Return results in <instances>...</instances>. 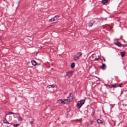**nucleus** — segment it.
<instances>
[{
  "label": "nucleus",
  "mask_w": 127,
  "mask_h": 127,
  "mask_svg": "<svg viewBox=\"0 0 127 127\" xmlns=\"http://www.w3.org/2000/svg\"><path fill=\"white\" fill-rule=\"evenodd\" d=\"M85 100L84 99L78 101L77 104V107L79 109L80 108L84 103Z\"/></svg>",
  "instance_id": "nucleus-1"
},
{
  "label": "nucleus",
  "mask_w": 127,
  "mask_h": 127,
  "mask_svg": "<svg viewBox=\"0 0 127 127\" xmlns=\"http://www.w3.org/2000/svg\"><path fill=\"white\" fill-rule=\"evenodd\" d=\"M59 19V17L58 16H56L53 18H52L49 20L50 21H55L58 20Z\"/></svg>",
  "instance_id": "nucleus-2"
},
{
  "label": "nucleus",
  "mask_w": 127,
  "mask_h": 127,
  "mask_svg": "<svg viewBox=\"0 0 127 127\" xmlns=\"http://www.w3.org/2000/svg\"><path fill=\"white\" fill-rule=\"evenodd\" d=\"M72 74V71H70L67 72L66 75V76H67L68 77H70Z\"/></svg>",
  "instance_id": "nucleus-3"
},
{
  "label": "nucleus",
  "mask_w": 127,
  "mask_h": 127,
  "mask_svg": "<svg viewBox=\"0 0 127 127\" xmlns=\"http://www.w3.org/2000/svg\"><path fill=\"white\" fill-rule=\"evenodd\" d=\"M63 100V99H60L58 100L57 101V102L60 104H64L66 103L65 102H64Z\"/></svg>",
  "instance_id": "nucleus-4"
},
{
  "label": "nucleus",
  "mask_w": 127,
  "mask_h": 127,
  "mask_svg": "<svg viewBox=\"0 0 127 127\" xmlns=\"http://www.w3.org/2000/svg\"><path fill=\"white\" fill-rule=\"evenodd\" d=\"M106 66L105 64L104 63H102V65L100 67V68L103 70H104L106 68Z\"/></svg>",
  "instance_id": "nucleus-5"
},
{
  "label": "nucleus",
  "mask_w": 127,
  "mask_h": 127,
  "mask_svg": "<svg viewBox=\"0 0 127 127\" xmlns=\"http://www.w3.org/2000/svg\"><path fill=\"white\" fill-rule=\"evenodd\" d=\"M71 93H70L69 96L67 97V98L68 99V101L67 102H70L72 101L73 98L72 97V96L70 95Z\"/></svg>",
  "instance_id": "nucleus-6"
},
{
  "label": "nucleus",
  "mask_w": 127,
  "mask_h": 127,
  "mask_svg": "<svg viewBox=\"0 0 127 127\" xmlns=\"http://www.w3.org/2000/svg\"><path fill=\"white\" fill-rule=\"evenodd\" d=\"M3 121V122L6 124H11V123H9L5 118L4 119Z\"/></svg>",
  "instance_id": "nucleus-7"
},
{
  "label": "nucleus",
  "mask_w": 127,
  "mask_h": 127,
  "mask_svg": "<svg viewBox=\"0 0 127 127\" xmlns=\"http://www.w3.org/2000/svg\"><path fill=\"white\" fill-rule=\"evenodd\" d=\"M114 44L119 47H121L122 46L121 44L119 42L115 43Z\"/></svg>",
  "instance_id": "nucleus-8"
},
{
  "label": "nucleus",
  "mask_w": 127,
  "mask_h": 127,
  "mask_svg": "<svg viewBox=\"0 0 127 127\" xmlns=\"http://www.w3.org/2000/svg\"><path fill=\"white\" fill-rule=\"evenodd\" d=\"M73 59L75 60H77L79 59V57L76 55H74Z\"/></svg>",
  "instance_id": "nucleus-9"
},
{
  "label": "nucleus",
  "mask_w": 127,
  "mask_h": 127,
  "mask_svg": "<svg viewBox=\"0 0 127 127\" xmlns=\"http://www.w3.org/2000/svg\"><path fill=\"white\" fill-rule=\"evenodd\" d=\"M31 63L32 65L35 66L36 65V63L35 61L32 60L31 61Z\"/></svg>",
  "instance_id": "nucleus-10"
},
{
  "label": "nucleus",
  "mask_w": 127,
  "mask_h": 127,
  "mask_svg": "<svg viewBox=\"0 0 127 127\" xmlns=\"http://www.w3.org/2000/svg\"><path fill=\"white\" fill-rule=\"evenodd\" d=\"M75 66V64L74 63H72L71 64L70 66L71 68H73Z\"/></svg>",
  "instance_id": "nucleus-11"
},
{
  "label": "nucleus",
  "mask_w": 127,
  "mask_h": 127,
  "mask_svg": "<svg viewBox=\"0 0 127 127\" xmlns=\"http://www.w3.org/2000/svg\"><path fill=\"white\" fill-rule=\"evenodd\" d=\"M17 118L19 121H22L23 120L22 118L20 116L17 117Z\"/></svg>",
  "instance_id": "nucleus-12"
},
{
  "label": "nucleus",
  "mask_w": 127,
  "mask_h": 127,
  "mask_svg": "<svg viewBox=\"0 0 127 127\" xmlns=\"http://www.w3.org/2000/svg\"><path fill=\"white\" fill-rule=\"evenodd\" d=\"M94 23V22H90L89 23V26L90 27H92Z\"/></svg>",
  "instance_id": "nucleus-13"
},
{
  "label": "nucleus",
  "mask_w": 127,
  "mask_h": 127,
  "mask_svg": "<svg viewBox=\"0 0 127 127\" xmlns=\"http://www.w3.org/2000/svg\"><path fill=\"white\" fill-rule=\"evenodd\" d=\"M120 54H121V57H123L125 55V52H121L120 53Z\"/></svg>",
  "instance_id": "nucleus-14"
},
{
  "label": "nucleus",
  "mask_w": 127,
  "mask_h": 127,
  "mask_svg": "<svg viewBox=\"0 0 127 127\" xmlns=\"http://www.w3.org/2000/svg\"><path fill=\"white\" fill-rule=\"evenodd\" d=\"M112 87L114 88H116L117 87V84H112L111 85Z\"/></svg>",
  "instance_id": "nucleus-15"
},
{
  "label": "nucleus",
  "mask_w": 127,
  "mask_h": 127,
  "mask_svg": "<svg viewBox=\"0 0 127 127\" xmlns=\"http://www.w3.org/2000/svg\"><path fill=\"white\" fill-rule=\"evenodd\" d=\"M107 2V0H102V3L103 4H105Z\"/></svg>",
  "instance_id": "nucleus-16"
},
{
  "label": "nucleus",
  "mask_w": 127,
  "mask_h": 127,
  "mask_svg": "<svg viewBox=\"0 0 127 127\" xmlns=\"http://www.w3.org/2000/svg\"><path fill=\"white\" fill-rule=\"evenodd\" d=\"M97 122L98 124H101L102 123V121L100 119H98L97 120Z\"/></svg>",
  "instance_id": "nucleus-17"
},
{
  "label": "nucleus",
  "mask_w": 127,
  "mask_h": 127,
  "mask_svg": "<svg viewBox=\"0 0 127 127\" xmlns=\"http://www.w3.org/2000/svg\"><path fill=\"white\" fill-rule=\"evenodd\" d=\"M82 55L81 53V52H78L77 53V55L79 57L81 56Z\"/></svg>",
  "instance_id": "nucleus-18"
},
{
  "label": "nucleus",
  "mask_w": 127,
  "mask_h": 127,
  "mask_svg": "<svg viewBox=\"0 0 127 127\" xmlns=\"http://www.w3.org/2000/svg\"><path fill=\"white\" fill-rule=\"evenodd\" d=\"M48 87L49 88H54V86L53 85H49L48 86Z\"/></svg>",
  "instance_id": "nucleus-19"
},
{
  "label": "nucleus",
  "mask_w": 127,
  "mask_h": 127,
  "mask_svg": "<svg viewBox=\"0 0 127 127\" xmlns=\"http://www.w3.org/2000/svg\"><path fill=\"white\" fill-rule=\"evenodd\" d=\"M122 85V84H117V87H122L121 86Z\"/></svg>",
  "instance_id": "nucleus-20"
},
{
  "label": "nucleus",
  "mask_w": 127,
  "mask_h": 127,
  "mask_svg": "<svg viewBox=\"0 0 127 127\" xmlns=\"http://www.w3.org/2000/svg\"><path fill=\"white\" fill-rule=\"evenodd\" d=\"M19 126V124H14L13 125V126L16 127H18Z\"/></svg>",
  "instance_id": "nucleus-21"
},
{
  "label": "nucleus",
  "mask_w": 127,
  "mask_h": 127,
  "mask_svg": "<svg viewBox=\"0 0 127 127\" xmlns=\"http://www.w3.org/2000/svg\"><path fill=\"white\" fill-rule=\"evenodd\" d=\"M63 100L64 102L65 101H68V98H67L66 99H63Z\"/></svg>",
  "instance_id": "nucleus-22"
},
{
  "label": "nucleus",
  "mask_w": 127,
  "mask_h": 127,
  "mask_svg": "<svg viewBox=\"0 0 127 127\" xmlns=\"http://www.w3.org/2000/svg\"><path fill=\"white\" fill-rule=\"evenodd\" d=\"M16 114V113L12 112H9V113H8V114H7V115H10L11 114Z\"/></svg>",
  "instance_id": "nucleus-23"
},
{
  "label": "nucleus",
  "mask_w": 127,
  "mask_h": 127,
  "mask_svg": "<svg viewBox=\"0 0 127 127\" xmlns=\"http://www.w3.org/2000/svg\"><path fill=\"white\" fill-rule=\"evenodd\" d=\"M34 122V120H33L30 122V123H31V124H33Z\"/></svg>",
  "instance_id": "nucleus-24"
},
{
  "label": "nucleus",
  "mask_w": 127,
  "mask_h": 127,
  "mask_svg": "<svg viewBox=\"0 0 127 127\" xmlns=\"http://www.w3.org/2000/svg\"><path fill=\"white\" fill-rule=\"evenodd\" d=\"M98 60H99V59L98 58H96L94 60L97 61H98Z\"/></svg>",
  "instance_id": "nucleus-25"
},
{
  "label": "nucleus",
  "mask_w": 127,
  "mask_h": 127,
  "mask_svg": "<svg viewBox=\"0 0 127 127\" xmlns=\"http://www.w3.org/2000/svg\"><path fill=\"white\" fill-rule=\"evenodd\" d=\"M93 123V121H91L90 122V123L91 125H92Z\"/></svg>",
  "instance_id": "nucleus-26"
},
{
  "label": "nucleus",
  "mask_w": 127,
  "mask_h": 127,
  "mask_svg": "<svg viewBox=\"0 0 127 127\" xmlns=\"http://www.w3.org/2000/svg\"><path fill=\"white\" fill-rule=\"evenodd\" d=\"M103 60L104 61V62H105V59L104 58H103Z\"/></svg>",
  "instance_id": "nucleus-27"
},
{
  "label": "nucleus",
  "mask_w": 127,
  "mask_h": 127,
  "mask_svg": "<svg viewBox=\"0 0 127 127\" xmlns=\"http://www.w3.org/2000/svg\"><path fill=\"white\" fill-rule=\"evenodd\" d=\"M102 26V27H103V26Z\"/></svg>",
  "instance_id": "nucleus-28"
}]
</instances>
